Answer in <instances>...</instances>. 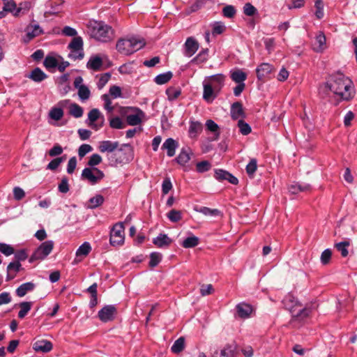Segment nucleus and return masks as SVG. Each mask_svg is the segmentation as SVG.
<instances>
[{
    "mask_svg": "<svg viewBox=\"0 0 357 357\" xmlns=\"http://www.w3.org/2000/svg\"><path fill=\"white\" fill-rule=\"evenodd\" d=\"M173 74L171 71H168L164 73L158 75L155 78L154 81L159 85L165 84L167 83L172 77Z\"/></svg>",
    "mask_w": 357,
    "mask_h": 357,
    "instance_id": "c9c22d12",
    "label": "nucleus"
},
{
    "mask_svg": "<svg viewBox=\"0 0 357 357\" xmlns=\"http://www.w3.org/2000/svg\"><path fill=\"white\" fill-rule=\"evenodd\" d=\"M87 28L90 36L98 42L108 43L114 38L113 29L102 21H90Z\"/></svg>",
    "mask_w": 357,
    "mask_h": 357,
    "instance_id": "7ed1b4c3",
    "label": "nucleus"
},
{
    "mask_svg": "<svg viewBox=\"0 0 357 357\" xmlns=\"http://www.w3.org/2000/svg\"><path fill=\"white\" fill-rule=\"evenodd\" d=\"M203 99L208 103L212 102L219 92H216L209 84H206V79L203 82Z\"/></svg>",
    "mask_w": 357,
    "mask_h": 357,
    "instance_id": "a211bd4d",
    "label": "nucleus"
},
{
    "mask_svg": "<svg viewBox=\"0 0 357 357\" xmlns=\"http://www.w3.org/2000/svg\"><path fill=\"white\" fill-rule=\"evenodd\" d=\"M273 67L268 63H263L256 68L257 77L259 80H263L272 72Z\"/></svg>",
    "mask_w": 357,
    "mask_h": 357,
    "instance_id": "aec40b11",
    "label": "nucleus"
},
{
    "mask_svg": "<svg viewBox=\"0 0 357 357\" xmlns=\"http://www.w3.org/2000/svg\"><path fill=\"white\" fill-rule=\"evenodd\" d=\"M231 79L237 84H245L244 81L247 79V74L242 70L238 69L230 72Z\"/></svg>",
    "mask_w": 357,
    "mask_h": 357,
    "instance_id": "473e14b6",
    "label": "nucleus"
},
{
    "mask_svg": "<svg viewBox=\"0 0 357 357\" xmlns=\"http://www.w3.org/2000/svg\"><path fill=\"white\" fill-rule=\"evenodd\" d=\"M117 314V309L114 305H107L100 309L98 313L99 319L104 322H109L114 319Z\"/></svg>",
    "mask_w": 357,
    "mask_h": 357,
    "instance_id": "1a4fd4ad",
    "label": "nucleus"
},
{
    "mask_svg": "<svg viewBox=\"0 0 357 357\" xmlns=\"http://www.w3.org/2000/svg\"><path fill=\"white\" fill-rule=\"evenodd\" d=\"M63 116V111L60 107H52L49 112V117L54 121H59Z\"/></svg>",
    "mask_w": 357,
    "mask_h": 357,
    "instance_id": "a19ab883",
    "label": "nucleus"
},
{
    "mask_svg": "<svg viewBox=\"0 0 357 357\" xmlns=\"http://www.w3.org/2000/svg\"><path fill=\"white\" fill-rule=\"evenodd\" d=\"M178 142L172 138L167 139L162 146V149L167 150V154L169 157L175 155L176 149L178 148Z\"/></svg>",
    "mask_w": 357,
    "mask_h": 357,
    "instance_id": "b1692460",
    "label": "nucleus"
},
{
    "mask_svg": "<svg viewBox=\"0 0 357 357\" xmlns=\"http://www.w3.org/2000/svg\"><path fill=\"white\" fill-rule=\"evenodd\" d=\"M284 307L288 310L293 317L300 319L307 317L311 312L310 309L303 307L302 305L291 294H288L282 300Z\"/></svg>",
    "mask_w": 357,
    "mask_h": 357,
    "instance_id": "39448f33",
    "label": "nucleus"
},
{
    "mask_svg": "<svg viewBox=\"0 0 357 357\" xmlns=\"http://www.w3.org/2000/svg\"><path fill=\"white\" fill-rule=\"evenodd\" d=\"M26 77L35 82H40L47 77V75L38 67L35 68Z\"/></svg>",
    "mask_w": 357,
    "mask_h": 357,
    "instance_id": "cd10ccee",
    "label": "nucleus"
},
{
    "mask_svg": "<svg viewBox=\"0 0 357 357\" xmlns=\"http://www.w3.org/2000/svg\"><path fill=\"white\" fill-rule=\"evenodd\" d=\"M243 12L245 15L251 17L257 13V10L250 3H247L243 7Z\"/></svg>",
    "mask_w": 357,
    "mask_h": 357,
    "instance_id": "69168bd1",
    "label": "nucleus"
},
{
    "mask_svg": "<svg viewBox=\"0 0 357 357\" xmlns=\"http://www.w3.org/2000/svg\"><path fill=\"white\" fill-rule=\"evenodd\" d=\"M326 36L324 33L320 31L315 38V43L314 44V50L316 52H322L326 48Z\"/></svg>",
    "mask_w": 357,
    "mask_h": 357,
    "instance_id": "bb28decb",
    "label": "nucleus"
},
{
    "mask_svg": "<svg viewBox=\"0 0 357 357\" xmlns=\"http://www.w3.org/2000/svg\"><path fill=\"white\" fill-rule=\"evenodd\" d=\"M53 247L54 242L52 241L43 242L32 254L29 259V262L45 259L52 251Z\"/></svg>",
    "mask_w": 357,
    "mask_h": 357,
    "instance_id": "0eeeda50",
    "label": "nucleus"
},
{
    "mask_svg": "<svg viewBox=\"0 0 357 357\" xmlns=\"http://www.w3.org/2000/svg\"><path fill=\"white\" fill-rule=\"evenodd\" d=\"M124 229L122 222L116 223L113 226L109 237V242L112 245L119 246L123 244L125 239Z\"/></svg>",
    "mask_w": 357,
    "mask_h": 357,
    "instance_id": "6e6552de",
    "label": "nucleus"
},
{
    "mask_svg": "<svg viewBox=\"0 0 357 357\" xmlns=\"http://www.w3.org/2000/svg\"><path fill=\"white\" fill-rule=\"evenodd\" d=\"M167 218H169V220L171 221V222H178L179 220H181V211H176V210H171L168 213H167Z\"/></svg>",
    "mask_w": 357,
    "mask_h": 357,
    "instance_id": "6e6d98bb",
    "label": "nucleus"
},
{
    "mask_svg": "<svg viewBox=\"0 0 357 357\" xmlns=\"http://www.w3.org/2000/svg\"><path fill=\"white\" fill-rule=\"evenodd\" d=\"M172 243V240L165 234H160L153 239V243L158 248H167Z\"/></svg>",
    "mask_w": 357,
    "mask_h": 357,
    "instance_id": "393cba45",
    "label": "nucleus"
},
{
    "mask_svg": "<svg viewBox=\"0 0 357 357\" xmlns=\"http://www.w3.org/2000/svg\"><path fill=\"white\" fill-rule=\"evenodd\" d=\"M20 310L18 312V317L20 319H23L25 317V316L28 314V312L30 311L32 303L31 302H22L20 303Z\"/></svg>",
    "mask_w": 357,
    "mask_h": 357,
    "instance_id": "4c0bfd02",
    "label": "nucleus"
},
{
    "mask_svg": "<svg viewBox=\"0 0 357 357\" xmlns=\"http://www.w3.org/2000/svg\"><path fill=\"white\" fill-rule=\"evenodd\" d=\"M22 270V264L19 261H11L7 266L6 281L13 280L17 273Z\"/></svg>",
    "mask_w": 357,
    "mask_h": 357,
    "instance_id": "6ab92c4d",
    "label": "nucleus"
},
{
    "mask_svg": "<svg viewBox=\"0 0 357 357\" xmlns=\"http://www.w3.org/2000/svg\"><path fill=\"white\" fill-rule=\"evenodd\" d=\"M144 113L139 109H137L135 114H130L126 116V122L130 126H137L141 123Z\"/></svg>",
    "mask_w": 357,
    "mask_h": 357,
    "instance_id": "a878e982",
    "label": "nucleus"
},
{
    "mask_svg": "<svg viewBox=\"0 0 357 357\" xmlns=\"http://www.w3.org/2000/svg\"><path fill=\"white\" fill-rule=\"evenodd\" d=\"M236 309L238 316L241 319L248 318L253 310L252 305L246 303H238Z\"/></svg>",
    "mask_w": 357,
    "mask_h": 357,
    "instance_id": "5701e85b",
    "label": "nucleus"
},
{
    "mask_svg": "<svg viewBox=\"0 0 357 357\" xmlns=\"http://www.w3.org/2000/svg\"><path fill=\"white\" fill-rule=\"evenodd\" d=\"M236 12L234 6L231 5L226 6L222 9L223 15L228 18L233 17L235 15Z\"/></svg>",
    "mask_w": 357,
    "mask_h": 357,
    "instance_id": "0e129e2a",
    "label": "nucleus"
},
{
    "mask_svg": "<svg viewBox=\"0 0 357 357\" xmlns=\"http://www.w3.org/2000/svg\"><path fill=\"white\" fill-rule=\"evenodd\" d=\"M176 160L178 164L185 165L190 160V151L182 149Z\"/></svg>",
    "mask_w": 357,
    "mask_h": 357,
    "instance_id": "72a5a7b5",
    "label": "nucleus"
},
{
    "mask_svg": "<svg viewBox=\"0 0 357 357\" xmlns=\"http://www.w3.org/2000/svg\"><path fill=\"white\" fill-rule=\"evenodd\" d=\"M26 35L23 38L25 43H29L34 38L43 33V29L34 21L29 24L25 29Z\"/></svg>",
    "mask_w": 357,
    "mask_h": 357,
    "instance_id": "9d476101",
    "label": "nucleus"
},
{
    "mask_svg": "<svg viewBox=\"0 0 357 357\" xmlns=\"http://www.w3.org/2000/svg\"><path fill=\"white\" fill-rule=\"evenodd\" d=\"M84 113L83 109L77 103H72L69 106V114L75 118H80Z\"/></svg>",
    "mask_w": 357,
    "mask_h": 357,
    "instance_id": "e433bc0d",
    "label": "nucleus"
},
{
    "mask_svg": "<svg viewBox=\"0 0 357 357\" xmlns=\"http://www.w3.org/2000/svg\"><path fill=\"white\" fill-rule=\"evenodd\" d=\"M331 256H332V251L331 249L327 248V249L324 250L321 255V257H320L321 263L323 265L328 264L331 261Z\"/></svg>",
    "mask_w": 357,
    "mask_h": 357,
    "instance_id": "864d4df0",
    "label": "nucleus"
},
{
    "mask_svg": "<svg viewBox=\"0 0 357 357\" xmlns=\"http://www.w3.org/2000/svg\"><path fill=\"white\" fill-rule=\"evenodd\" d=\"M199 243L198 237L190 235L184 239L181 243V245L185 248H192L196 247Z\"/></svg>",
    "mask_w": 357,
    "mask_h": 357,
    "instance_id": "f704fd0d",
    "label": "nucleus"
},
{
    "mask_svg": "<svg viewBox=\"0 0 357 357\" xmlns=\"http://www.w3.org/2000/svg\"><path fill=\"white\" fill-rule=\"evenodd\" d=\"M318 91L323 99L331 97V93L342 100H349L354 96L352 81L340 71L329 75L319 85Z\"/></svg>",
    "mask_w": 357,
    "mask_h": 357,
    "instance_id": "f257e3e1",
    "label": "nucleus"
},
{
    "mask_svg": "<svg viewBox=\"0 0 357 357\" xmlns=\"http://www.w3.org/2000/svg\"><path fill=\"white\" fill-rule=\"evenodd\" d=\"M257 168V161L256 159L252 158L250 160L246 166V172L250 176H253Z\"/></svg>",
    "mask_w": 357,
    "mask_h": 357,
    "instance_id": "49530a36",
    "label": "nucleus"
},
{
    "mask_svg": "<svg viewBox=\"0 0 357 357\" xmlns=\"http://www.w3.org/2000/svg\"><path fill=\"white\" fill-rule=\"evenodd\" d=\"M101 162L102 157L98 153H94L90 156L87 164L90 167H93L99 165Z\"/></svg>",
    "mask_w": 357,
    "mask_h": 357,
    "instance_id": "338daca9",
    "label": "nucleus"
},
{
    "mask_svg": "<svg viewBox=\"0 0 357 357\" xmlns=\"http://www.w3.org/2000/svg\"><path fill=\"white\" fill-rule=\"evenodd\" d=\"M238 127L240 132L243 135H247L251 132V127L243 119L238 121Z\"/></svg>",
    "mask_w": 357,
    "mask_h": 357,
    "instance_id": "a18cd8bd",
    "label": "nucleus"
},
{
    "mask_svg": "<svg viewBox=\"0 0 357 357\" xmlns=\"http://www.w3.org/2000/svg\"><path fill=\"white\" fill-rule=\"evenodd\" d=\"M212 33L213 35H219L222 33L226 27L223 22H215L213 25Z\"/></svg>",
    "mask_w": 357,
    "mask_h": 357,
    "instance_id": "de8ad7c7",
    "label": "nucleus"
},
{
    "mask_svg": "<svg viewBox=\"0 0 357 357\" xmlns=\"http://www.w3.org/2000/svg\"><path fill=\"white\" fill-rule=\"evenodd\" d=\"M3 10L13 13L15 16H18L22 12L24 9L20 3V6L17 8L16 3L13 0H3Z\"/></svg>",
    "mask_w": 357,
    "mask_h": 357,
    "instance_id": "412c9836",
    "label": "nucleus"
},
{
    "mask_svg": "<svg viewBox=\"0 0 357 357\" xmlns=\"http://www.w3.org/2000/svg\"><path fill=\"white\" fill-rule=\"evenodd\" d=\"M83 79L78 76L74 80V86L78 90V96L82 101L88 100L91 96V92L87 86L82 84Z\"/></svg>",
    "mask_w": 357,
    "mask_h": 357,
    "instance_id": "f8f14e48",
    "label": "nucleus"
},
{
    "mask_svg": "<svg viewBox=\"0 0 357 357\" xmlns=\"http://www.w3.org/2000/svg\"><path fill=\"white\" fill-rule=\"evenodd\" d=\"M35 287V284L31 282H25L17 288L15 293L17 296L23 297L28 292L33 291Z\"/></svg>",
    "mask_w": 357,
    "mask_h": 357,
    "instance_id": "c756f323",
    "label": "nucleus"
},
{
    "mask_svg": "<svg viewBox=\"0 0 357 357\" xmlns=\"http://www.w3.org/2000/svg\"><path fill=\"white\" fill-rule=\"evenodd\" d=\"M349 241H344L335 244V248L341 253L342 257H346L348 254L347 248L349 246Z\"/></svg>",
    "mask_w": 357,
    "mask_h": 357,
    "instance_id": "58836bf2",
    "label": "nucleus"
},
{
    "mask_svg": "<svg viewBox=\"0 0 357 357\" xmlns=\"http://www.w3.org/2000/svg\"><path fill=\"white\" fill-rule=\"evenodd\" d=\"M225 76L222 74H216L206 77V84H209L216 92H220L224 86Z\"/></svg>",
    "mask_w": 357,
    "mask_h": 357,
    "instance_id": "ddd939ff",
    "label": "nucleus"
},
{
    "mask_svg": "<svg viewBox=\"0 0 357 357\" xmlns=\"http://www.w3.org/2000/svg\"><path fill=\"white\" fill-rule=\"evenodd\" d=\"M230 114L231 119L234 120L238 121L245 116L242 104L240 102H236L231 105Z\"/></svg>",
    "mask_w": 357,
    "mask_h": 357,
    "instance_id": "4be33fe9",
    "label": "nucleus"
},
{
    "mask_svg": "<svg viewBox=\"0 0 357 357\" xmlns=\"http://www.w3.org/2000/svg\"><path fill=\"white\" fill-rule=\"evenodd\" d=\"M102 100L104 101V108L109 113L112 112L114 107L112 105V100L109 95L104 94L102 96Z\"/></svg>",
    "mask_w": 357,
    "mask_h": 357,
    "instance_id": "680f3d73",
    "label": "nucleus"
},
{
    "mask_svg": "<svg viewBox=\"0 0 357 357\" xmlns=\"http://www.w3.org/2000/svg\"><path fill=\"white\" fill-rule=\"evenodd\" d=\"M211 167L209 162L204 160L197 163L196 169L199 173H204L208 171Z\"/></svg>",
    "mask_w": 357,
    "mask_h": 357,
    "instance_id": "5fc2aeb1",
    "label": "nucleus"
},
{
    "mask_svg": "<svg viewBox=\"0 0 357 357\" xmlns=\"http://www.w3.org/2000/svg\"><path fill=\"white\" fill-rule=\"evenodd\" d=\"M104 202V197L100 195H97L89 199L90 208H95L100 206Z\"/></svg>",
    "mask_w": 357,
    "mask_h": 357,
    "instance_id": "603ef678",
    "label": "nucleus"
},
{
    "mask_svg": "<svg viewBox=\"0 0 357 357\" xmlns=\"http://www.w3.org/2000/svg\"><path fill=\"white\" fill-rule=\"evenodd\" d=\"M109 126L111 128H114V129H122L124 128V126H123V123L121 119L118 116L112 118L109 120Z\"/></svg>",
    "mask_w": 357,
    "mask_h": 357,
    "instance_id": "052dcab7",
    "label": "nucleus"
},
{
    "mask_svg": "<svg viewBox=\"0 0 357 357\" xmlns=\"http://www.w3.org/2000/svg\"><path fill=\"white\" fill-rule=\"evenodd\" d=\"M33 348L36 351L48 352L52 350V344L47 340H38L33 344Z\"/></svg>",
    "mask_w": 357,
    "mask_h": 357,
    "instance_id": "c85d7f7f",
    "label": "nucleus"
},
{
    "mask_svg": "<svg viewBox=\"0 0 357 357\" xmlns=\"http://www.w3.org/2000/svg\"><path fill=\"white\" fill-rule=\"evenodd\" d=\"M314 6L316 8L315 15L320 20L324 17V3L322 0H315Z\"/></svg>",
    "mask_w": 357,
    "mask_h": 357,
    "instance_id": "09e8293b",
    "label": "nucleus"
},
{
    "mask_svg": "<svg viewBox=\"0 0 357 357\" xmlns=\"http://www.w3.org/2000/svg\"><path fill=\"white\" fill-rule=\"evenodd\" d=\"M58 189L61 193H67L69 191L68 179L66 176L62 177L58 185Z\"/></svg>",
    "mask_w": 357,
    "mask_h": 357,
    "instance_id": "4d7b16f0",
    "label": "nucleus"
},
{
    "mask_svg": "<svg viewBox=\"0 0 357 357\" xmlns=\"http://www.w3.org/2000/svg\"><path fill=\"white\" fill-rule=\"evenodd\" d=\"M206 127L208 130L213 132L217 138L219 137V126L214 121L211 119L207 120L206 122Z\"/></svg>",
    "mask_w": 357,
    "mask_h": 357,
    "instance_id": "c03bdc74",
    "label": "nucleus"
},
{
    "mask_svg": "<svg viewBox=\"0 0 357 357\" xmlns=\"http://www.w3.org/2000/svg\"><path fill=\"white\" fill-rule=\"evenodd\" d=\"M146 43L142 38L131 37L119 39L116 45L117 51L124 55H130L141 50Z\"/></svg>",
    "mask_w": 357,
    "mask_h": 357,
    "instance_id": "20e7f679",
    "label": "nucleus"
},
{
    "mask_svg": "<svg viewBox=\"0 0 357 357\" xmlns=\"http://www.w3.org/2000/svg\"><path fill=\"white\" fill-rule=\"evenodd\" d=\"M0 252L6 256H10L15 253L14 248L9 244L0 243Z\"/></svg>",
    "mask_w": 357,
    "mask_h": 357,
    "instance_id": "3c124183",
    "label": "nucleus"
},
{
    "mask_svg": "<svg viewBox=\"0 0 357 357\" xmlns=\"http://www.w3.org/2000/svg\"><path fill=\"white\" fill-rule=\"evenodd\" d=\"M199 49V43L197 41L192 38H188L184 44V55L188 57H191Z\"/></svg>",
    "mask_w": 357,
    "mask_h": 357,
    "instance_id": "dca6fc26",
    "label": "nucleus"
},
{
    "mask_svg": "<svg viewBox=\"0 0 357 357\" xmlns=\"http://www.w3.org/2000/svg\"><path fill=\"white\" fill-rule=\"evenodd\" d=\"M15 255V261H24L28 257L27 252L25 249L20 250L14 253Z\"/></svg>",
    "mask_w": 357,
    "mask_h": 357,
    "instance_id": "774afa93",
    "label": "nucleus"
},
{
    "mask_svg": "<svg viewBox=\"0 0 357 357\" xmlns=\"http://www.w3.org/2000/svg\"><path fill=\"white\" fill-rule=\"evenodd\" d=\"M91 250V247L89 243L84 242L82 243L76 251V256H86Z\"/></svg>",
    "mask_w": 357,
    "mask_h": 357,
    "instance_id": "79ce46f5",
    "label": "nucleus"
},
{
    "mask_svg": "<svg viewBox=\"0 0 357 357\" xmlns=\"http://www.w3.org/2000/svg\"><path fill=\"white\" fill-rule=\"evenodd\" d=\"M93 150L92 146L89 144H82L78 149V155L80 158H82L85 156L88 153L91 152Z\"/></svg>",
    "mask_w": 357,
    "mask_h": 357,
    "instance_id": "e2e57ef3",
    "label": "nucleus"
},
{
    "mask_svg": "<svg viewBox=\"0 0 357 357\" xmlns=\"http://www.w3.org/2000/svg\"><path fill=\"white\" fill-rule=\"evenodd\" d=\"M181 89L175 87H169L166 90V94L169 100L173 101L176 100L181 95Z\"/></svg>",
    "mask_w": 357,
    "mask_h": 357,
    "instance_id": "37998d69",
    "label": "nucleus"
},
{
    "mask_svg": "<svg viewBox=\"0 0 357 357\" xmlns=\"http://www.w3.org/2000/svg\"><path fill=\"white\" fill-rule=\"evenodd\" d=\"M93 171L95 174L93 172V169L88 167L84 168L82 172V177L88 180L91 183L95 184L105 176L103 172L99 169L94 168Z\"/></svg>",
    "mask_w": 357,
    "mask_h": 357,
    "instance_id": "9b49d317",
    "label": "nucleus"
},
{
    "mask_svg": "<svg viewBox=\"0 0 357 357\" xmlns=\"http://www.w3.org/2000/svg\"><path fill=\"white\" fill-rule=\"evenodd\" d=\"M101 115L100 112L98 109H92L89 113H88V121H89V126L96 130H98L100 129L102 125H103V121L104 118L102 117V120L101 123L97 124L96 123V121L100 118Z\"/></svg>",
    "mask_w": 357,
    "mask_h": 357,
    "instance_id": "4468645a",
    "label": "nucleus"
},
{
    "mask_svg": "<svg viewBox=\"0 0 357 357\" xmlns=\"http://www.w3.org/2000/svg\"><path fill=\"white\" fill-rule=\"evenodd\" d=\"M102 66V60L99 56L97 55L91 56L86 63L87 68L94 71L99 70Z\"/></svg>",
    "mask_w": 357,
    "mask_h": 357,
    "instance_id": "2f4dec72",
    "label": "nucleus"
},
{
    "mask_svg": "<svg viewBox=\"0 0 357 357\" xmlns=\"http://www.w3.org/2000/svg\"><path fill=\"white\" fill-rule=\"evenodd\" d=\"M202 130V124L199 121H190L188 130L189 137L196 138Z\"/></svg>",
    "mask_w": 357,
    "mask_h": 357,
    "instance_id": "7c9ffc66",
    "label": "nucleus"
},
{
    "mask_svg": "<svg viewBox=\"0 0 357 357\" xmlns=\"http://www.w3.org/2000/svg\"><path fill=\"white\" fill-rule=\"evenodd\" d=\"M110 77L111 75L108 73H104L100 77L97 82V87L98 89H102L106 85L109 80Z\"/></svg>",
    "mask_w": 357,
    "mask_h": 357,
    "instance_id": "bf43d9fd",
    "label": "nucleus"
},
{
    "mask_svg": "<svg viewBox=\"0 0 357 357\" xmlns=\"http://www.w3.org/2000/svg\"><path fill=\"white\" fill-rule=\"evenodd\" d=\"M289 192L293 195L300 192H307L311 191L312 187L310 184L300 182H293L288 187Z\"/></svg>",
    "mask_w": 357,
    "mask_h": 357,
    "instance_id": "2eb2a0df",
    "label": "nucleus"
},
{
    "mask_svg": "<svg viewBox=\"0 0 357 357\" xmlns=\"http://www.w3.org/2000/svg\"><path fill=\"white\" fill-rule=\"evenodd\" d=\"M70 50L68 57L74 61L84 58L83 40L80 36L75 37L68 46Z\"/></svg>",
    "mask_w": 357,
    "mask_h": 357,
    "instance_id": "423d86ee",
    "label": "nucleus"
},
{
    "mask_svg": "<svg viewBox=\"0 0 357 357\" xmlns=\"http://www.w3.org/2000/svg\"><path fill=\"white\" fill-rule=\"evenodd\" d=\"M43 64L47 68H52L58 66V61L54 56H47L43 61Z\"/></svg>",
    "mask_w": 357,
    "mask_h": 357,
    "instance_id": "13d9d810",
    "label": "nucleus"
},
{
    "mask_svg": "<svg viewBox=\"0 0 357 357\" xmlns=\"http://www.w3.org/2000/svg\"><path fill=\"white\" fill-rule=\"evenodd\" d=\"M236 347L234 344H227L220 351H215L211 357H234Z\"/></svg>",
    "mask_w": 357,
    "mask_h": 357,
    "instance_id": "f3484780",
    "label": "nucleus"
},
{
    "mask_svg": "<svg viewBox=\"0 0 357 357\" xmlns=\"http://www.w3.org/2000/svg\"><path fill=\"white\" fill-rule=\"evenodd\" d=\"M123 147L130 148V146L123 144L119 147L117 141L104 140L99 142L98 149L102 153H107V159L110 166L116 167L119 164L127 163L130 160Z\"/></svg>",
    "mask_w": 357,
    "mask_h": 357,
    "instance_id": "f03ea898",
    "label": "nucleus"
},
{
    "mask_svg": "<svg viewBox=\"0 0 357 357\" xmlns=\"http://www.w3.org/2000/svg\"><path fill=\"white\" fill-rule=\"evenodd\" d=\"M162 259V255L160 252H154L150 255L149 266L151 267L156 266Z\"/></svg>",
    "mask_w": 357,
    "mask_h": 357,
    "instance_id": "8fccbe9b",
    "label": "nucleus"
},
{
    "mask_svg": "<svg viewBox=\"0 0 357 357\" xmlns=\"http://www.w3.org/2000/svg\"><path fill=\"white\" fill-rule=\"evenodd\" d=\"M184 347L185 338L181 337L174 342V343L172 346L171 350L174 354H178L183 350Z\"/></svg>",
    "mask_w": 357,
    "mask_h": 357,
    "instance_id": "ea45409f",
    "label": "nucleus"
}]
</instances>
